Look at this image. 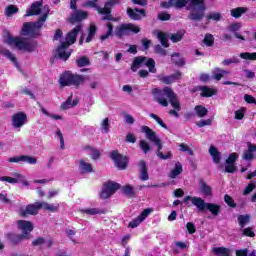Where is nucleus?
Instances as JSON below:
<instances>
[{
  "instance_id": "obj_1",
  "label": "nucleus",
  "mask_w": 256,
  "mask_h": 256,
  "mask_svg": "<svg viewBox=\"0 0 256 256\" xmlns=\"http://www.w3.org/2000/svg\"><path fill=\"white\" fill-rule=\"evenodd\" d=\"M160 7L163 9H169V7H174L175 9L186 8V11H191L188 14L189 21H203L205 17V11H207V6H205V0H169L162 1Z\"/></svg>"
},
{
  "instance_id": "obj_2",
  "label": "nucleus",
  "mask_w": 256,
  "mask_h": 256,
  "mask_svg": "<svg viewBox=\"0 0 256 256\" xmlns=\"http://www.w3.org/2000/svg\"><path fill=\"white\" fill-rule=\"evenodd\" d=\"M152 94L154 95V100L162 105V107H168L170 103L176 111H181V104L179 100H177V94H175L171 87L167 86L162 90L155 88L152 90ZM167 99H169V101H167Z\"/></svg>"
},
{
  "instance_id": "obj_3",
  "label": "nucleus",
  "mask_w": 256,
  "mask_h": 256,
  "mask_svg": "<svg viewBox=\"0 0 256 256\" xmlns=\"http://www.w3.org/2000/svg\"><path fill=\"white\" fill-rule=\"evenodd\" d=\"M39 209L49 211L50 213H56V211H59V205L54 206L47 202H36L34 204H28L26 208H20L19 215L26 219L29 215H39Z\"/></svg>"
},
{
  "instance_id": "obj_4",
  "label": "nucleus",
  "mask_w": 256,
  "mask_h": 256,
  "mask_svg": "<svg viewBox=\"0 0 256 256\" xmlns=\"http://www.w3.org/2000/svg\"><path fill=\"white\" fill-rule=\"evenodd\" d=\"M141 132L145 133L146 139L150 141L151 143H154L156 145V155L159 157V159L162 160H167L171 159L173 157V153L171 151H168L166 154H163L162 149H163V142H161V139L157 137V133L153 131L149 126H142L141 127Z\"/></svg>"
},
{
  "instance_id": "obj_5",
  "label": "nucleus",
  "mask_w": 256,
  "mask_h": 256,
  "mask_svg": "<svg viewBox=\"0 0 256 256\" xmlns=\"http://www.w3.org/2000/svg\"><path fill=\"white\" fill-rule=\"evenodd\" d=\"M45 21H47V14L40 16L36 22H25L21 29V35L32 37L33 39L41 37V28Z\"/></svg>"
},
{
  "instance_id": "obj_6",
  "label": "nucleus",
  "mask_w": 256,
  "mask_h": 256,
  "mask_svg": "<svg viewBox=\"0 0 256 256\" xmlns=\"http://www.w3.org/2000/svg\"><path fill=\"white\" fill-rule=\"evenodd\" d=\"M85 81V76L71 71H64L59 77L60 87H74V89H79L81 85H85Z\"/></svg>"
},
{
  "instance_id": "obj_7",
  "label": "nucleus",
  "mask_w": 256,
  "mask_h": 256,
  "mask_svg": "<svg viewBox=\"0 0 256 256\" xmlns=\"http://www.w3.org/2000/svg\"><path fill=\"white\" fill-rule=\"evenodd\" d=\"M5 43L7 45H15L16 49L19 51H27V53H33L35 49H37V43L35 41H27L25 38L14 37L12 35H8L5 39Z\"/></svg>"
},
{
  "instance_id": "obj_8",
  "label": "nucleus",
  "mask_w": 256,
  "mask_h": 256,
  "mask_svg": "<svg viewBox=\"0 0 256 256\" xmlns=\"http://www.w3.org/2000/svg\"><path fill=\"white\" fill-rule=\"evenodd\" d=\"M133 33L137 35V33H141V28L133 23H122L116 27L114 31V35L118 39H123V37H129Z\"/></svg>"
},
{
  "instance_id": "obj_9",
  "label": "nucleus",
  "mask_w": 256,
  "mask_h": 256,
  "mask_svg": "<svg viewBox=\"0 0 256 256\" xmlns=\"http://www.w3.org/2000/svg\"><path fill=\"white\" fill-rule=\"evenodd\" d=\"M193 205L197 207L200 212H203L205 209H207V211H210L214 217L219 216V213H221V205L215 203H207L203 198H194Z\"/></svg>"
},
{
  "instance_id": "obj_10",
  "label": "nucleus",
  "mask_w": 256,
  "mask_h": 256,
  "mask_svg": "<svg viewBox=\"0 0 256 256\" xmlns=\"http://www.w3.org/2000/svg\"><path fill=\"white\" fill-rule=\"evenodd\" d=\"M141 65H146L150 73H157V68H155V60L153 58H148L147 56L135 57L131 65V71L135 73L139 67H141Z\"/></svg>"
},
{
  "instance_id": "obj_11",
  "label": "nucleus",
  "mask_w": 256,
  "mask_h": 256,
  "mask_svg": "<svg viewBox=\"0 0 256 256\" xmlns=\"http://www.w3.org/2000/svg\"><path fill=\"white\" fill-rule=\"evenodd\" d=\"M110 159L114 161L115 167H117L119 171H125L127 165H129V158L119 153V150H112L110 152Z\"/></svg>"
},
{
  "instance_id": "obj_12",
  "label": "nucleus",
  "mask_w": 256,
  "mask_h": 256,
  "mask_svg": "<svg viewBox=\"0 0 256 256\" xmlns=\"http://www.w3.org/2000/svg\"><path fill=\"white\" fill-rule=\"evenodd\" d=\"M121 189V184L117 182H107L104 184V188L100 193V199H109L112 195H115L116 191Z\"/></svg>"
},
{
  "instance_id": "obj_13",
  "label": "nucleus",
  "mask_w": 256,
  "mask_h": 256,
  "mask_svg": "<svg viewBox=\"0 0 256 256\" xmlns=\"http://www.w3.org/2000/svg\"><path fill=\"white\" fill-rule=\"evenodd\" d=\"M160 83H164V85H173V83H177V81H181L183 79V73L179 70L174 71L173 74L165 76L160 74L157 76Z\"/></svg>"
},
{
  "instance_id": "obj_14",
  "label": "nucleus",
  "mask_w": 256,
  "mask_h": 256,
  "mask_svg": "<svg viewBox=\"0 0 256 256\" xmlns=\"http://www.w3.org/2000/svg\"><path fill=\"white\" fill-rule=\"evenodd\" d=\"M27 123V114L25 112H17L12 116V127L21 129Z\"/></svg>"
},
{
  "instance_id": "obj_15",
  "label": "nucleus",
  "mask_w": 256,
  "mask_h": 256,
  "mask_svg": "<svg viewBox=\"0 0 256 256\" xmlns=\"http://www.w3.org/2000/svg\"><path fill=\"white\" fill-rule=\"evenodd\" d=\"M255 157H256V144L247 142V149L244 150L242 154L243 161H247L248 163H251V161H253Z\"/></svg>"
},
{
  "instance_id": "obj_16",
  "label": "nucleus",
  "mask_w": 256,
  "mask_h": 256,
  "mask_svg": "<svg viewBox=\"0 0 256 256\" xmlns=\"http://www.w3.org/2000/svg\"><path fill=\"white\" fill-rule=\"evenodd\" d=\"M126 13L132 21H141V15L142 17H147L145 9L127 8Z\"/></svg>"
},
{
  "instance_id": "obj_17",
  "label": "nucleus",
  "mask_w": 256,
  "mask_h": 256,
  "mask_svg": "<svg viewBox=\"0 0 256 256\" xmlns=\"http://www.w3.org/2000/svg\"><path fill=\"white\" fill-rule=\"evenodd\" d=\"M20 161L23 163H28L29 165L37 164V158L29 155L14 156L8 159L9 163H20Z\"/></svg>"
},
{
  "instance_id": "obj_18",
  "label": "nucleus",
  "mask_w": 256,
  "mask_h": 256,
  "mask_svg": "<svg viewBox=\"0 0 256 256\" xmlns=\"http://www.w3.org/2000/svg\"><path fill=\"white\" fill-rule=\"evenodd\" d=\"M18 229L22 231V235H25L26 239H29V235L34 229L33 222L27 220H19Z\"/></svg>"
},
{
  "instance_id": "obj_19",
  "label": "nucleus",
  "mask_w": 256,
  "mask_h": 256,
  "mask_svg": "<svg viewBox=\"0 0 256 256\" xmlns=\"http://www.w3.org/2000/svg\"><path fill=\"white\" fill-rule=\"evenodd\" d=\"M6 239L9 241V243L12 247H17V245H19V243L24 241V239H27V236L9 232L6 234Z\"/></svg>"
},
{
  "instance_id": "obj_20",
  "label": "nucleus",
  "mask_w": 256,
  "mask_h": 256,
  "mask_svg": "<svg viewBox=\"0 0 256 256\" xmlns=\"http://www.w3.org/2000/svg\"><path fill=\"white\" fill-rule=\"evenodd\" d=\"M43 7V0L32 3L30 8L26 10V17H33L35 15H41V8Z\"/></svg>"
},
{
  "instance_id": "obj_21",
  "label": "nucleus",
  "mask_w": 256,
  "mask_h": 256,
  "mask_svg": "<svg viewBox=\"0 0 256 256\" xmlns=\"http://www.w3.org/2000/svg\"><path fill=\"white\" fill-rule=\"evenodd\" d=\"M97 3H99V0H89L86 2V7H90V9H97L100 15H109V13H112L110 8L105 5L101 8L97 6Z\"/></svg>"
},
{
  "instance_id": "obj_22",
  "label": "nucleus",
  "mask_w": 256,
  "mask_h": 256,
  "mask_svg": "<svg viewBox=\"0 0 256 256\" xmlns=\"http://www.w3.org/2000/svg\"><path fill=\"white\" fill-rule=\"evenodd\" d=\"M198 183H199L200 193L204 197H213V188H211V186H209L208 183L205 182L203 178H200L198 180Z\"/></svg>"
},
{
  "instance_id": "obj_23",
  "label": "nucleus",
  "mask_w": 256,
  "mask_h": 256,
  "mask_svg": "<svg viewBox=\"0 0 256 256\" xmlns=\"http://www.w3.org/2000/svg\"><path fill=\"white\" fill-rule=\"evenodd\" d=\"M81 29H83V24L76 25L70 32L66 35V41L70 42L72 45L77 41V35L81 33Z\"/></svg>"
},
{
  "instance_id": "obj_24",
  "label": "nucleus",
  "mask_w": 256,
  "mask_h": 256,
  "mask_svg": "<svg viewBox=\"0 0 256 256\" xmlns=\"http://www.w3.org/2000/svg\"><path fill=\"white\" fill-rule=\"evenodd\" d=\"M88 13L85 11H77L74 14H72L69 18V21L72 25H75V23H81L83 19H87Z\"/></svg>"
},
{
  "instance_id": "obj_25",
  "label": "nucleus",
  "mask_w": 256,
  "mask_h": 256,
  "mask_svg": "<svg viewBox=\"0 0 256 256\" xmlns=\"http://www.w3.org/2000/svg\"><path fill=\"white\" fill-rule=\"evenodd\" d=\"M79 171L81 175L95 173V170L93 169V165L89 162H85V160L83 159L79 161Z\"/></svg>"
},
{
  "instance_id": "obj_26",
  "label": "nucleus",
  "mask_w": 256,
  "mask_h": 256,
  "mask_svg": "<svg viewBox=\"0 0 256 256\" xmlns=\"http://www.w3.org/2000/svg\"><path fill=\"white\" fill-rule=\"evenodd\" d=\"M77 105H79V100H73V94H71L68 96L66 101L61 104L60 109H62V111H67V109H71V107H77Z\"/></svg>"
},
{
  "instance_id": "obj_27",
  "label": "nucleus",
  "mask_w": 256,
  "mask_h": 256,
  "mask_svg": "<svg viewBox=\"0 0 256 256\" xmlns=\"http://www.w3.org/2000/svg\"><path fill=\"white\" fill-rule=\"evenodd\" d=\"M199 91H201L200 95L206 98L213 97V95H217V90L209 88V86H200Z\"/></svg>"
},
{
  "instance_id": "obj_28",
  "label": "nucleus",
  "mask_w": 256,
  "mask_h": 256,
  "mask_svg": "<svg viewBox=\"0 0 256 256\" xmlns=\"http://www.w3.org/2000/svg\"><path fill=\"white\" fill-rule=\"evenodd\" d=\"M209 153L213 159V162L216 163V165H219V163H221V152H219L217 147L210 146Z\"/></svg>"
},
{
  "instance_id": "obj_29",
  "label": "nucleus",
  "mask_w": 256,
  "mask_h": 256,
  "mask_svg": "<svg viewBox=\"0 0 256 256\" xmlns=\"http://www.w3.org/2000/svg\"><path fill=\"white\" fill-rule=\"evenodd\" d=\"M247 11H249V8L247 7H237V8H233L230 11V15L231 17H234V19H239L242 15H245Z\"/></svg>"
},
{
  "instance_id": "obj_30",
  "label": "nucleus",
  "mask_w": 256,
  "mask_h": 256,
  "mask_svg": "<svg viewBox=\"0 0 256 256\" xmlns=\"http://www.w3.org/2000/svg\"><path fill=\"white\" fill-rule=\"evenodd\" d=\"M212 75H213V79H215V81H221L223 79L224 75H229V71L223 70L221 68H215L212 71Z\"/></svg>"
},
{
  "instance_id": "obj_31",
  "label": "nucleus",
  "mask_w": 256,
  "mask_h": 256,
  "mask_svg": "<svg viewBox=\"0 0 256 256\" xmlns=\"http://www.w3.org/2000/svg\"><path fill=\"white\" fill-rule=\"evenodd\" d=\"M181 173H183V164L177 162L174 169L170 172L169 177L170 179H175L178 175H181Z\"/></svg>"
},
{
  "instance_id": "obj_32",
  "label": "nucleus",
  "mask_w": 256,
  "mask_h": 256,
  "mask_svg": "<svg viewBox=\"0 0 256 256\" xmlns=\"http://www.w3.org/2000/svg\"><path fill=\"white\" fill-rule=\"evenodd\" d=\"M251 222V216L249 214H241L238 216V224L243 229L246 225H249Z\"/></svg>"
},
{
  "instance_id": "obj_33",
  "label": "nucleus",
  "mask_w": 256,
  "mask_h": 256,
  "mask_svg": "<svg viewBox=\"0 0 256 256\" xmlns=\"http://www.w3.org/2000/svg\"><path fill=\"white\" fill-rule=\"evenodd\" d=\"M96 33H97V26L95 25V23L92 22L89 26L88 36L86 37V43H91Z\"/></svg>"
},
{
  "instance_id": "obj_34",
  "label": "nucleus",
  "mask_w": 256,
  "mask_h": 256,
  "mask_svg": "<svg viewBox=\"0 0 256 256\" xmlns=\"http://www.w3.org/2000/svg\"><path fill=\"white\" fill-rule=\"evenodd\" d=\"M185 30H179L176 33H173L170 37V41H172V43H179V41L183 40V37H185Z\"/></svg>"
},
{
  "instance_id": "obj_35",
  "label": "nucleus",
  "mask_w": 256,
  "mask_h": 256,
  "mask_svg": "<svg viewBox=\"0 0 256 256\" xmlns=\"http://www.w3.org/2000/svg\"><path fill=\"white\" fill-rule=\"evenodd\" d=\"M240 29H241V24L239 23H232L229 26V31H232L233 33H235L234 35L236 39H241V41H245V37L237 33V31H239Z\"/></svg>"
},
{
  "instance_id": "obj_36",
  "label": "nucleus",
  "mask_w": 256,
  "mask_h": 256,
  "mask_svg": "<svg viewBox=\"0 0 256 256\" xmlns=\"http://www.w3.org/2000/svg\"><path fill=\"white\" fill-rule=\"evenodd\" d=\"M157 38L159 39L162 47H169V36H167V33L165 32H158Z\"/></svg>"
},
{
  "instance_id": "obj_37",
  "label": "nucleus",
  "mask_w": 256,
  "mask_h": 256,
  "mask_svg": "<svg viewBox=\"0 0 256 256\" xmlns=\"http://www.w3.org/2000/svg\"><path fill=\"white\" fill-rule=\"evenodd\" d=\"M195 112H196V115L200 118V119H203V117H207L208 113H209V110H207L205 108V106L203 105H197L195 106L194 108Z\"/></svg>"
},
{
  "instance_id": "obj_38",
  "label": "nucleus",
  "mask_w": 256,
  "mask_h": 256,
  "mask_svg": "<svg viewBox=\"0 0 256 256\" xmlns=\"http://www.w3.org/2000/svg\"><path fill=\"white\" fill-rule=\"evenodd\" d=\"M82 213H85L86 215H105L107 213V210H99L98 208H87L83 209Z\"/></svg>"
},
{
  "instance_id": "obj_39",
  "label": "nucleus",
  "mask_w": 256,
  "mask_h": 256,
  "mask_svg": "<svg viewBox=\"0 0 256 256\" xmlns=\"http://www.w3.org/2000/svg\"><path fill=\"white\" fill-rule=\"evenodd\" d=\"M215 255L219 256H231V249L226 247H215L213 249Z\"/></svg>"
},
{
  "instance_id": "obj_40",
  "label": "nucleus",
  "mask_w": 256,
  "mask_h": 256,
  "mask_svg": "<svg viewBox=\"0 0 256 256\" xmlns=\"http://www.w3.org/2000/svg\"><path fill=\"white\" fill-rule=\"evenodd\" d=\"M175 57H181V54H180V53H177V52L173 53V54L171 55V61H172V63H173L174 65H176V67H184V65H185V59L180 58V59L176 60Z\"/></svg>"
},
{
  "instance_id": "obj_41",
  "label": "nucleus",
  "mask_w": 256,
  "mask_h": 256,
  "mask_svg": "<svg viewBox=\"0 0 256 256\" xmlns=\"http://www.w3.org/2000/svg\"><path fill=\"white\" fill-rule=\"evenodd\" d=\"M0 53L1 55L9 59L12 63H14V65H19V63L17 62V58L15 57V55H13V53H11V51L7 49H2Z\"/></svg>"
},
{
  "instance_id": "obj_42",
  "label": "nucleus",
  "mask_w": 256,
  "mask_h": 256,
  "mask_svg": "<svg viewBox=\"0 0 256 256\" xmlns=\"http://www.w3.org/2000/svg\"><path fill=\"white\" fill-rule=\"evenodd\" d=\"M122 193L127 197H130V199H133V197H135V190H133V186L129 184L122 186Z\"/></svg>"
},
{
  "instance_id": "obj_43",
  "label": "nucleus",
  "mask_w": 256,
  "mask_h": 256,
  "mask_svg": "<svg viewBox=\"0 0 256 256\" xmlns=\"http://www.w3.org/2000/svg\"><path fill=\"white\" fill-rule=\"evenodd\" d=\"M203 43L204 45H206V47H213L215 45V37L213 36V34H205Z\"/></svg>"
},
{
  "instance_id": "obj_44",
  "label": "nucleus",
  "mask_w": 256,
  "mask_h": 256,
  "mask_svg": "<svg viewBox=\"0 0 256 256\" xmlns=\"http://www.w3.org/2000/svg\"><path fill=\"white\" fill-rule=\"evenodd\" d=\"M58 59H61L62 61H67L69 57H71V50L67 52V50H56Z\"/></svg>"
},
{
  "instance_id": "obj_45",
  "label": "nucleus",
  "mask_w": 256,
  "mask_h": 256,
  "mask_svg": "<svg viewBox=\"0 0 256 256\" xmlns=\"http://www.w3.org/2000/svg\"><path fill=\"white\" fill-rule=\"evenodd\" d=\"M77 67H87L91 65V60L87 58V56H81L76 60Z\"/></svg>"
},
{
  "instance_id": "obj_46",
  "label": "nucleus",
  "mask_w": 256,
  "mask_h": 256,
  "mask_svg": "<svg viewBox=\"0 0 256 256\" xmlns=\"http://www.w3.org/2000/svg\"><path fill=\"white\" fill-rule=\"evenodd\" d=\"M15 13H19V8L15 5H8L5 9L6 17H11V15H15Z\"/></svg>"
},
{
  "instance_id": "obj_47",
  "label": "nucleus",
  "mask_w": 256,
  "mask_h": 256,
  "mask_svg": "<svg viewBox=\"0 0 256 256\" xmlns=\"http://www.w3.org/2000/svg\"><path fill=\"white\" fill-rule=\"evenodd\" d=\"M41 112L43 113V115H46V117H50L51 119H54L55 121H62L63 120V116L61 115H56V114H51L49 113V111H47V109L41 107Z\"/></svg>"
},
{
  "instance_id": "obj_48",
  "label": "nucleus",
  "mask_w": 256,
  "mask_h": 256,
  "mask_svg": "<svg viewBox=\"0 0 256 256\" xmlns=\"http://www.w3.org/2000/svg\"><path fill=\"white\" fill-rule=\"evenodd\" d=\"M241 59H245L246 61H256V52H242L240 53Z\"/></svg>"
},
{
  "instance_id": "obj_49",
  "label": "nucleus",
  "mask_w": 256,
  "mask_h": 256,
  "mask_svg": "<svg viewBox=\"0 0 256 256\" xmlns=\"http://www.w3.org/2000/svg\"><path fill=\"white\" fill-rule=\"evenodd\" d=\"M245 111H247V108L241 107L240 109L236 110L234 113V117L237 121H241L245 117Z\"/></svg>"
},
{
  "instance_id": "obj_50",
  "label": "nucleus",
  "mask_w": 256,
  "mask_h": 256,
  "mask_svg": "<svg viewBox=\"0 0 256 256\" xmlns=\"http://www.w3.org/2000/svg\"><path fill=\"white\" fill-rule=\"evenodd\" d=\"M233 63L234 64L241 63V60L239 58H237L236 56H233L230 59H224L222 61V65H224V67H229V65H232Z\"/></svg>"
},
{
  "instance_id": "obj_51",
  "label": "nucleus",
  "mask_w": 256,
  "mask_h": 256,
  "mask_svg": "<svg viewBox=\"0 0 256 256\" xmlns=\"http://www.w3.org/2000/svg\"><path fill=\"white\" fill-rule=\"evenodd\" d=\"M139 145H140V149L143 151V153H145V155H147V153L151 151V145H149V142L145 140H140Z\"/></svg>"
},
{
  "instance_id": "obj_52",
  "label": "nucleus",
  "mask_w": 256,
  "mask_h": 256,
  "mask_svg": "<svg viewBox=\"0 0 256 256\" xmlns=\"http://www.w3.org/2000/svg\"><path fill=\"white\" fill-rule=\"evenodd\" d=\"M224 203H226L228 207H231L232 209L237 207V203H235V200L233 197L229 196V194L224 195Z\"/></svg>"
},
{
  "instance_id": "obj_53",
  "label": "nucleus",
  "mask_w": 256,
  "mask_h": 256,
  "mask_svg": "<svg viewBox=\"0 0 256 256\" xmlns=\"http://www.w3.org/2000/svg\"><path fill=\"white\" fill-rule=\"evenodd\" d=\"M151 213H153V208H146L141 212L138 218L143 222L149 217V215H151Z\"/></svg>"
},
{
  "instance_id": "obj_54",
  "label": "nucleus",
  "mask_w": 256,
  "mask_h": 256,
  "mask_svg": "<svg viewBox=\"0 0 256 256\" xmlns=\"http://www.w3.org/2000/svg\"><path fill=\"white\" fill-rule=\"evenodd\" d=\"M110 128L111 124L109 123V118H105L101 123L102 133H109Z\"/></svg>"
},
{
  "instance_id": "obj_55",
  "label": "nucleus",
  "mask_w": 256,
  "mask_h": 256,
  "mask_svg": "<svg viewBox=\"0 0 256 256\" xmlns=\"http://www.w3.org/2000/svg\"><path fill=\"white\" fill-rule=\"evenodd\" d=\"M179 147H180V151H181L182 153H188V155H191V156L194 155L193 150L189 147V145H187V144H185V143H181V144L179 145Z\"/></svg>"
},
{
  "instance_id": "obj_56",
  "label": "nucleus",
  "mask_w": 256,
  "mask_h": 256,
  "mask_svg": "<svg viewBox=\"0 0 256 256\" xmlns=\"http://www.w3.org/2000/svg\"><path fill=\"white\" fill-rule=\"evenodd\" d=\"M115 5H121V1L120 0H108L104 4V6L107 7L108 9H110V11H113V7H115Z\"/></svg>"
},
{
  "instance_id": "obj_57",
  "label": "nucleus",
  "mask_w": 256,
  "mask_h": 256,
  "mask_svg": "<svg viewBox=\"0 0 256 256\" xmlns=\"http://www.w3.org/2000/svg\"><path fill=\"white\" fill-rule=\"evenodd\" d=\"M207 21H221V13H210L206 16Z\"/></svg>"
},
{
  "instance_id": "obj_58",
  "label": "nucleus",
  "mask_w": 256,
  "mask_h": 256,
  "mask_svg": "<svg viewBox=\"0 0 256 256\" xmlns=\"http://www.w3.org/2000/svg\"><path fill=\"white\" fill-rule=\"evenodd\" d=\"M141 223H143V221L141 220V218L139 216H137V218H135L131 222H129L128 227H130L131 229H135L136 227H139V225H141Z\"/></svg>"
},
{
  "instance_id": "obj_59",
  "label": "nucleus",
  "mask_w": 256,
  "mask_h": 256,
  "mask_svg": "<svg viewBox=\"0 0 256 256\" xmlns=\"http://www.w3.org/2000/svg\"><path fill=\"white\" fill-rule=\"evenodd\" d=\"M150 117H151V119H155V121L158 123V125H160V127H162V129H167L165 122H163V119L159 118V116L151 113Z\"/></svg>"
},
{
  "instance_id": "obj_60",
  "label": "nucleus",
  "mask_w": 256,
  "mask_h": 256,
  "mask_svg": "<svg viewBox=\"0 0 256 256\" xmlns=\"http://www.w3.org/2000/svg\"><path fill=\"white\" fill-rule=\"evenodd\" d=\"M225 173H237V166L235 164L226 163Z\"/></svg>"
},
{
  "instance_id": "obj_61",
  "label": "nucleus",
  "mask_w": 256,
  "mask_h": 256,
  "mask_svg": "<svg viewBox=\"0 0 256 256\" xmlns=\"http://www.w3.org/2000/svg\"><path fill=\"white\" fill-rule=\"evenodd\" d=\"M239 159V154L237 152L231 153L226 159V163L235 164V161Z\"/></svg>"
},
{
  "instance_id": "obj_62",
  "label": "nucleus",
  "mask_w": 256,
  "mask_h": 256,
  "mask_svg": "<svg viewBox=\"0 0 256 256\" xmlns=\"http://www.w3.org/2000/svg\"><path fill=\"white\" fill-rule=\"evenodd\" d=\"M242 235H244V237H255V232L253 228L247 227L242 230Z\"/></svg>"
},
{
  "instance_id": "obj_63",
  "label": "nucleus",
  "mask_w": 256,
  "mask_h": 256,
  "mask_svg": "<svg viewBox=\"0 0 256 256\" xmlns=\"http://www.w3.org/2000/svg\"><path fill=\"white\" fill-rule=\"evenodd\" d=\"M255 187V183H249L243 190V195H249V193H252V191L255 190Z\"/></svg>"
},
{
  "instance_id": "obj_64",
  "label": "nucleus",
  "mask_w": 256,
  "mask_h": 256,
  "mask_svg": "<svg viewBox=\"0 0 256 256\" xmlns=\"http://www.w3.org/2000/svg\"><path fill=\"white\" fill-rule=\"evenodd\" d=\"M159 21H169L171 19V14L167 12H160L158 14Z\"/></svg>"
}]
</instances>
